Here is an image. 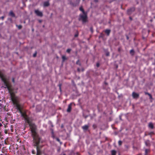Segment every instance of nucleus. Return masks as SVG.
I'll use <instances>...</instances> for the list:
<instances>
[{"label": "nucleus", "mask_w": 155, "mask_h": 155, "mask_svg": "<svg viewBox=\"0 0 155 155\" xmlns=\"http://www.w3.org/2000/svg\"><path fill=\"white\" fill-rule=\"evenodd\" d=\"M8 91L10 94L11 100L16 108L19 110L21 116L24 118L25 121L29 123L30 118L25 112L22 111L21 105L20 104V98L18 96L15 95L16 92L15 91L14 89L12 88Z\"/></svg>", "instance_id": "1"}, {"label": "nucleus", "mask_w": 155, "mask_h": 155, "mask_svg": "<svg viewBox=\"0 0 155 155\" xmlns=\"http://www.w3.org/2000/svg\"><path fill=\"white\" fill-rule=\"evenodd\" d=\"M0 78H1L2 81L4 83V85L6 87L5 88H7L8 90L9 91L12 88V85L9 81V79L7 78L4 76V74L0 71Z\"/></svg>", "instance_id": "2"}, {"label": "nucleus", "mask_w": 155, "mask_h": 155, "mask_svg": "<svg viewBox=\"0 0 155 155\" xmlns=\"http://www.w3.org/2000/svg\"><path fill=\"white\" fill-rule=\"evenodd\" d=\"M27 123L29 124L30 126L33 139L39 137V136L36 131L37 127L35 124L32 123L30 120L29 121V123Z\"/></svg>", "instance_id": "3"}, {"label": "nucleus", "mask_w": 155, "mask_h": 155, "mask_svg": "<svg viewBox=\"0 0 155 155\" xmlns=\"http://www.w3.org/2000/svg\"><path fill=\"white\" fill-rule=\"evenodd\" d=\"M41 139V138L40 136L33 139V146L35 147L36 149L38 148V149L41 150L43 147V145H39Z\"/></svg>", "instance_id": "4"}, {"label": "nucleus", "mask_w": 155, "mask_h": 155, "mask_svg": "<svg viewBox=\"0 0 155 155\" xmlns=\"http://www.w3.org/2000/svg\"><path fill=\"white\" fill-rule=\"evenodd\" d=\"M87 13H84L80 14L79 15L78 20L79 21H81L83 23H86L87 21Z\"/></svg>", "instance_id": "5"}, {"label": "nucleus", "mask_w": 155, "mask_h": 155, "mask_svg": "<svg viewBox=\"0 0 155 155\" xmlns=\"http://www.w3.org/2000/svg\"><path fill=\"white\" fill-rule=\"evenodd\" d=\"M35 14L38 16L40 17H42L43 16V13L42 12L38 10H36L35 11Z\"/></svg>", "instance_id": "6"}, {"label": "nucleus", "mask_w": 155, "mask_h": 155, "mask_svg": "<svg viewBox=\"0 0 155 155\" xmlns=\"http://www.w3.org/2000/svg\"><path fill=\"white\" fill-rule=\"evenodd\" d=\"M135 9L134 7H132L128 9L127 11V13L129 15H130L135 11Z\"/></svg>", "instance_id": "7"}, {"label": "nucleus", "mask_w": 155, "mask_h": 155, "mask_svg": "<svg viewBox=\"0 0 155 155\" xmlns=\"http://www.w3.org/2000/svg\"><path fill=\"white\" fill-rule=\"evenodd\" d=\"M132 97L134 98H138L139 97V95L137 93L134 92L132 93Z\"/></svg>", "instance_id": "8"}, {"label": "nucleus", "mask_w": 155, "mask_h": 155, "mask_svg": "<svg viewBox=\"0 0 155 155\" xmlns=\"http://www.w3.org/2000/svg\"><path fill=\"white\" fill-rule=\"evenodd\" d=\"M89 127V126L87 125H84L82 127V128L84 131H87Z\"/></svg>", "instance_id": "9"}, {"label": "nucleus", "mask_w": 155, "mask_h": 155, "mask_svg": "<svg viewBox=\"0 0 155 155\" xmlns=\"http://www.w3.org/2000/svg\"><path fill=\"white\" fill-rule=\"evenodd\" d=\"M72 104L71 103H70L68 106V108L67 110V111L68 112H71V106Z\"/></svg>", "instance_id": "10"}, {"label": "nucleus", "mask_w": 155, "mask_h": 155, "mask_svg": "<svg viewBox=\"0 0 155 155\" xmlns=\"http://www.w3.org/2000/svg\"><path fill=\"white\" fill-rule=\"evenodd\" d=\"M145 143L146 145L147 146H150V141L148 140H147L145 141Z\"/></svg>", "instance_id": "11"}, {"label": "nucleus", "mask_w": 155, "mask_h": 155, "mask_svg": "<svg viewBox=\"0 0 155 155\" xmlns=\"http://www.w3.org/2000/svg\"><path fill=\"white\" fill-rule=\"evenodd\" d=\"M37 150V154L36 155H41V150L38 149V148H37L36 149Z\"/></svg>", "instance_id": "12"}, {"label": "nucleus", "mask_w": 155, "mask_h": 155, "mask_svg": "<svg viewBox=\"0 0 155 155\" xmlns=\"http://www.w3.org/2000/svg\"><path fill=\"white\" fill-rule=\"evenodd\" d=\"M110 29H106L105 30V32L107 34V36H109L110 32Z\"/></svg>", "instance_id": "13"}, {"label": "nucleus", "mask_w": 155, "mask_h": 155, "mask_svg": "<svg viewBox=\"0 0 155 155\" xmlns=\"http://www.w3.org/2000/svg\"><path fill=\"white\" fill-rule=\"evenodd\" d=\"M9 15L12 17H15V15L12 11H11L9 13Z\"/></svg>", "instance_id": "14"}, {"label": "nucleus", "mask_w": 155, "mask_h": 155, "mask_svg": "<svg viewBox=\"0 0 155 155\" xmlns=\"http://www.w3.org/2000/svg\"><path fill=\"white\" fill-rule=\"evenodd\" d=\"M49 5V4L48 2H44V6L45 7L48 6Z\"/></svg>", "instance_id": "15"}, {"label": "nucleus", "mask_w": 155, "mask_h": 155, "mask_svg": "<svg viewBox=\"0 0 155 155\" xmlns=\"http://www.w3.org/2000/svg\"><path fill=\"white\" fill-rule=\"evenodd\" d=\"M149 127L150 128L153 129V125L152 123H150L149 124Z\"/></svg>", "instance_id": "16"}, {"label": "nucleus", "mask_w": 155, "mask_h": 155, "mask_svg": "<svg viewBox=\"0 0 155 155\" xmlns=\"http://www.w3.org/2000/svg\"><path fill=\"white\" fill-rule=\"evenodd\" d=\"M79 10L80 11H81L82 12L83 14L86 13V12H85L84 9L83 8V7L82 6H81L80 7Z\"/></svg>", "instance_id": "17"}, {"label": "nucleus", "mask_w": 155, "mask_h": 155, "mask_svg": "<svg viewBox=\"0 0 155 155\" xmlns=\"http://www.w3.org/2000/svg\"><path fill=\"white\" fill-rule=\"evenodd\" d=\"M111 152L112 155H116V152L115 150H112Z\"/></svg>", "instance_id": "18"}, {"label": "nucleus", "mask_w": 155, "mask_h": 155, "mask_svg": "<svg viewBox=\"0 0 155 155\" xmlns=\"http://www.w3.org/2000/svg\"><path fill=\"white\" fill-rule=\"evenodd\" d=\"M130 53L132 55H134V51L133 49H132L130 51Z\"/></svg>", "instance_id": "19"}, {"label": "nucleus", "mask_w": 155, "mask_h": 155, "mask_svg": "<svg viewBox=\"0 0 155 155\" xmlns=\"http://www.w3.org/2000/svg\"><path fill=\"white\" fill-rule=\"evenodd\" d=\"M149 151V150L146 149L145 150V154H147L148 152Z\"/></svg>", "instance_id": "20"}, {"label": "nucleus", "mask_w": 155, "mask_h": 155, "mask_svg": "<svg viewBox=\"0 0 155 155\" xmlns=\"http://www.w3.org/2000/svg\"><path fill=\"white\" fill-rule=\"evenodd\" d=\"M16 26L19 29H20L22 28V26L21 25H16Z\"/></svg>", "instance_id": "21"}, {"label": "nucleus", "mask_w": 155, "mask_h": 155, "mask_svg": "<svg viewBox=\"0 0 155 155\" xmlns=\"http://www.w3.org/2000/svg\"><path fill=\"white\" fill-rule=\"evenodd\" d=\"M76 64H78L80 66L81 65V64L80 63V61H79V60H78L76 62Z\"/></svg>", "instance_id": "22"}, {"label": "nucleus", "mask_w": 155, "mask_h": 155, "mask_svg": "<svg viewBox=\"0 0 155 155\" xmlns=\"http://www.w3.org/2000/svg\"><path fill=\"white\" fill-rule=\"evenodd\" d=\"M92 127L94 129H95L97 127V126L96 124H94L92 126Z\"/></svg>", "instance_id": "23"}, {"label": "nucleus", "mask_w": 155, "mask_h": 155, "mask_svg": "<svg viewBox=\"0 0 155 155\" xmlns=\"http://www.w3.org/2000/svg\"><path fill=\"white\" fill-rule=\"evenodd\" d=\"M62 59L64 61L65 60H66V58L65 57V56H62Z\"/></svg>", "instance_id": "24"}, {"label": "nucleus", "mask_w": 155, "mask_h": 155, "mask_svg": "<svg viewBox=\"0 0 155 155\" xmlns=\"http://www.w3.org/2000/svg\"><path fill=\"white\" fill-rule=\"evenodd\" d=\"M118 143L119 145L120 146L122 144V142L121 140L119 141Z\"/></svg>", "instance_id": "25"}, {"label": "nucleus", "mask_w": 155, "mask_h": 155, "mask_svg": "<svg viewBox=\"0 0 155 155\" xmlns=\"http://www.w3.org/2000/svg\"><path fill=\"white\" fill-rule=\"evenodd\" d=\"M71 51V49H67L66 51L68 53H69Z\"/></svg>", "instance_id": "26"}, {"label": "nucleus", "mask_w": 155, "mask_h": 155, "mask_svg": "<svg viewBox=\"0 0 155 155\" xmlns=\"http://www.w3.org/2000/svg\"><path fill=\"white\" fill-rule=\"evenodd\" d=\"M32 153L34 154H35L36 153V152L35 150H32Z\"/></svg>", "instance_id": "27"}, {"label": "nucleus", "mask_w": 155, "mask_h": 155, "mask_svg": "<svg viewBox=\"0 0 155 155\" xmlns=\"http://www.w3.org/2000/svg\"><path fill=\"white\" fill-rule=\"evenodd\" d=\"M109 54H110V53H109V52H106V55L107 56H109Z\"/></svg>", "instance_id": "28"}, {"label": "nucleus", "mask_w": 155, "mask_h": 155, "mask_svg": "<svg viewBox=\"0 0 155 155\" xmlns=\"http://www.w3.org/2000/svg\"><path fill=\"white\" fill-rule=\"evenodd\" d=\"M36 55H37V52H36L33 54V57H35L36 56Z\"/></svg>", "instance_id": "29"}, {"label": "nucleus", "mask_w": 155, "mask_h": 155, "mask_svg": "<svg viewBox=\"0 0 155 155\" xmlns=\"http://www.w3.org/2000/svg\"><path fill=\"white\" fill-rule=\"evenodd\" d=\"M96 66L97 67H99L100 66V64L99 63H97L96 64Z\"/></svg>", "instance_id": "30"}, {"label": "nucleus", "mask_w": 155, "mask_h": 155, "mask_svg": "<svg viewBox=\"0 0 155 155\" xmlns=\"http://www.w3.org/2000/svg\"><path fill=\"white\" fill-rule=\"evenodd\" d=\"M90 30L92 33L93 32V30L92 27H91L90 28Z\"/></svg>", "instance_id": "31"}, {"label": "nucleus", "mask_w": 155, "mask_h": 155, "mask_svg": "<svg viewBox=\"0 0 155 155\" xmlns=\"http://www.w3.org/2000/svg\"><path fill=\"white\" fill-rule=\"evenodd\" d=\"M4 18H5V17L4 16H2L1 17H0V19H1L2 20H3Z\"/></svg>", "instance_id": "32"}, {"label": "nucleus", "mask_w": 155, "mask_h": 155, "mask_svg": "<svg viewBox=\"0 0 155 155\" xmlns=\"http://www.w3.org/2000/svg\"><path fill=\"white\" fill-rule=\"evenodd\" d=\"M56 140L57 141H58V142L60 141V140L58 138H56Z\"/></svg>", "instance_id": "33"}, {"label": "nucleus", "mask_w": 155, "mask_h": 155, "mask_svg": "<svg viewBox=\"0 0 155 155\" xmlns=\"http://www.w3.org/2000/svg\"><path fill=\"white\" fill-rule=\"evenodd\" d=\"M153 132H150V133H149V135H152V134H153Z\"/></svg>", "instance_id": "34"}, {"label": "nucleus", "mask_w": 155, "mask_h": 155, "mask_svg": "<svg viewBox=\"0 0 155 155\" xmlns=\"http://www.w3.org/2000/svg\"><path fill=\"white\" fill-rule=\"evenodd\" d=\"M12 82L13 83H15V78H12Z\"/></svg>", "instance_id": "35"}, {"label": "nucleus", "mask_w": 155, "mask_h": 155, "mask_svg": "<svg viewBox=\"0 0 155 155\" xmlns=\"http://www.w3.org/2000/svg\"><path fill=\"white\" fill-rule=\"evenodd\" d=\"M61 84H60L59 85V87L60 90V91H61Z\"/></svg>", "instance_id": "36"}, {"label": "nucleus", "mask_w": 155, "mask_h": 155, "mask_svg": "<svg viewBox=\"0 0 155 155\" xmlns=\"http://www.w3.org/2000/svg\"><path fill=\"white\" fill-rule=\"evenodd\" d=\"M78 34H76L74 35V37H78Z\"/></svg>", "instance_id": "37"}, {"label": "nucleus", "mask_w": 155, "mask_h": 155, "mask_svg": "<svg viewBox=\"0 0 155 155\" xmlns=\"http://www.w3.org/2000/svg\"><path fill=\"white\" fill-rule=\"evenodd\" d=\"M77 70H78V71H79V72H80V68H78V69H77Z\"/></svg>", "instance_id": "38"}, {"label": "nucleus", "mask_w": 155, "mask_h": 155, "mask_svg": "<svg viewBox=\"0 0 155 155\" xmlns=\"http://www.w3.org/2000/svg\"><path fill=\"white\" fill-rule=\"evenodd\" d=\"M149 94V93H147V92H145V94L146 95H148Z\"/></svg>", "instance_id": "39"}, {"label": "nucleus", "mask_w": 155, "mask_h": 155, "mask_svg": "<svg viewBox=\"0 0 155 155\" xmlns=\"http://www.w3.org/2000/svg\"><path fill=\"white\" fill-rule=\"evenodd\" d=\"M52 137L54 138V134H52Z\"/></svg>", "instance_id": "40"}, {"label": "nucleus", "mask_w": 155, "mask_h": 155, "mask_svg": "<svg viewBox=\"0 0 155 155\" xmlns=\"http://www.w3.org/2000/svg\"><path fill=\"white\" fill-rule=\"evenodd\" d=\"M149 96L150 98V99H152V96L151 95L150 96Z\"/></svg>", "instance_id": "41"}, {"label": "nucleus", "mask_w": 155, "mask_h": 155, "mask_svg": "<svg viewBox=\"0 0 155 155\" xmlns=\"http://www.w3.org/2000/svg\"><path fill=\"white\" fill-rule=\"evenodd\" d=\"M126 37H127V39L128 40L129 38L128 36H127Z\"/></svg>", "instance_id": "42"}, {"label": "nucleus", "mask_w": 155, "mask_h": 155, "mask_svg": "<svg viewBox=\"0 0 155 155\" xmlns=\"http://www.w3.org/2000/svg\"><path fill=\"white\" fill-rule=\"evenodd\" d=\"M51 133H52V135L54 134V133L53 130H52Z\"/></svg>", "instance_id": "43"}, {"label": "nucleus", "mask_w": 155, "mask_h": 155, "mask_svg": "<svg viewBox=\"0 0 155 155\" xmlns=\"http://www.w3.org/2000/svg\"><path fill=\"white\" fill-rule=\"evenodd\" d=\"M94 1L95 2H98V0H94Z\"/></svg>", "instance_id": "44"}, {"label": "nucleus", "mask_w": 155, "mask_h": 155, "mask_svg": "<svg viewBox=\"0 0 155 155\" xmlns=\"http://www.w3.org/2000/svg\"><path fill=\"white\" fill-rule=\"evenodd\" d=\"M129 18L131 20H132V18L131 17H130Z\"/></svg>", "instance_id": "45"}, {"label": "nucleus", "mask_w": 155, "mask_h": 155, "mask_svg": "<svg viewBox=\"0 0 155 155\" xmlns=\"http://www.w3.org/2000/svg\"><path fill=\"white\" fill-rule=\"evenodd\" d=\"M118 51H120V48H118Z\"/></svg>", "instance_id": "46"}, {"label": "nucleus", "mask_w": 155, "mask_h": 155, "mask_svg": "<svg viewBox=\"0 0 155 155\" xmlns=\"http://www.w3.org/2000/svg\"><path fill=\"white\" fill-rule=\"evenodd\" d=\"M118 65H117V66H116V68H118Z\"/></svg>", "instance_id": "47"}, {"label": "nucleus", "mask_w": 155, "mask_h": 155, "mask_svg": "<svg viewBox=\"0 0 155 155\" xmlns=\"http://www.w3.org/2000/svg\"><path fill=\"white\" fill-rule=\"evenodd\" d=\"M151 95V94H149L148 95L150 96Z\"/></svg>", "instance_id": "48"}, {"label": "nucleus", "mask_w": 155, "mask_h": 155, "mask_svg": "<svg viewBox=\"0 0 155 155\" xmlns=\"http://www.w3.org/2000/svg\"><path fill=\"white\" fill-rule=\"evenodd\" d=\"M0 155H7L6 154H0Z\"/></svg>", "instance_id": "49"}, {"label": "nucleus", "mask_w": 155, "mask_h": 155, "mask_svg": "<svg viewBox=\"0 0 155 155\" xmlns=\"http://www.w3.org/2000/svg\"><path fill=\"white\" fill-rule=\"evenodd\" d=\"M2 125V124H1L0 123V126H1Z\"/></svg>", "instance_id": "50"}, {"label": "nucleus", "mask_w": 155, "mask_h": 155, "mask_svg": "<svg viewBox=\"0 0 155 155\" xmlns=\"http://www.w3.org/2000/svg\"><path fill=\"white\" fill-rule=\"evenodd\" d=\"M1 144L0 143V148H1Z\"/></svg>", "instance_id": "51"}, {"label": "nucleus", "mask_w": 155, "mask_h": 155, "mask_svg": "<svg viewBox=\"0 0 155 155\" xmlns=\"http://www.w3.org/2000/svg\"><path fill=\"white\" fill-rule=\"evenodd\" d=\"M84 71V69H82V71Z\"/></svg>", "instance_id": "52"}, {"label": "nucleus", "mask_w": 155, "mask_h": 155, "mask_svg": "<svg viewBox=\"0 0 155 155\" xmlns=\"http://www.w3.org/2000/svg\"><path fill=\"white\" fill-rule=\"evenodd\" d=\"M105 84H107V83L105 82Z\"/></svg>", "instance_id": "53"}, {"label": "nucleus", "mask_w": 155, "mask_h": 155, "mask_svg": "<svg viewBox=\"0 0 155 155\" xmlns=\"http://www.w3.org/2000/svg\"><path fill=\"white\" fill-rule=\"evenodd\" d=\"M63 127V125H62L61 126V127Z\"/></svg>", "instance_id": "54"}, {"label": "nucleus", "mask_w": 155, "mask_h": 155, "mask_svg": "<svg viewBox=\"0 0 155 155\" xmlns=\"http://www.w3.org/2000/svg\"><path fill=\"white\" fill-rule=\"evenodd\" d=\"M63 155H66L65 154H63Z\"/></svg>", "instance_id": "55"}, {"label": "nucleus", "mask_w": 155, "mask_h": 155, "mask_svg": "<svg viewBox=\"0 0 155 155\" xmlns=\"http://www.w3.org/2000/svg\"><path fill=\"white\" fill-rule=\"evenodd\" d=\"M147 155V154H145V155Z\"/></svg>", "instance_id": "56"}, {"label": "nucleus", "mask_w": 155, "mask_h": 155, "mask_svg": "<svg viewBox=\"0 0 155 155\" xmlns=\"http://www.w3.org/2000/svg\"><path fill=\"white\" fill-rule=\"evenodd\" d=\"M79 1H80V0H79Z\"/></svg>", "instance_id": "57"}]
</instances>
